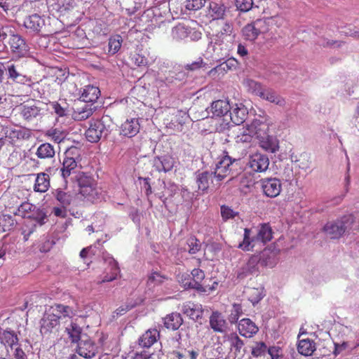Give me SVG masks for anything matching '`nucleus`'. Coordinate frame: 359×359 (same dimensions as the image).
I'll return each instance as SVG.
<instances>
[{"instance_id":"obj_15","label":"nucleus","mask_w":359,"mask_h":359,"mask_svg":"<svg viewBox=\"0 0 359 359\" xmlns=\"http://www.w3.org/2000/svg\"><path fill=\"white\" fill-rule=\"evenodd\" d=\"M24 26L30 33L38 34L43 32L45 20L38 14H34L25 18Z\"/></svg>"},{"instance_id":"obj_6","label":"nucleus","mask_w":359,"mask_h":359,"mask_svg":"<svg viewBox=\"0 0 359 359\" xmlns=\"http://www.w3.org/2000/svg\"><path fill=\"white\" fill-rule=\"evenodd\" d=\"M9 45L14 56L23 57L29 55V46L20 34L12 33L9 39Z\"/></svg>"},{"instance_id":"obj_25","label":"nucleus","mask_w":359,"mask_h":359,"mask_svg":"<svg viewBox=\"0 0 359 359\" xmlns=\"http://www.w3.org/2000/svg\"><path fill=\"white\" fill-rule=\"evenodd\" d=\"M238 329L240 334L249 338L252 337L259 330L255 323L249 318L241 320L238 325Z\"/></svg>"},{"instance_id":"obj_46","label":"nucleus","mask_w":359,"mask_h":359,"mask_svg":"<svg viewBox=\"0 0 359 359\" xmlns=\"http://www.w3.org/2000/svg\"><path fill=\"white\" fill-rule=\"evenodd\" d=\"M81 327L73 322L65 328V332H67L72 343H79L80 341L82 339L81 337Z\"/></svg>"},{"instance_id":"obj_39","label":"nucleus","mask_w":359,"mask_h":359,"mask_svg":"<svg viewBox=\"0 0 359 359\" xmlns=\"http://www.w3.org/2000/svg\"><path fill=\"white\" fill-rule=\"evenodd\" d=\"M187 78V72L183 69H175L169 72L168 76L165 77V82L167 84H180L186 81Z\"/></svg>"},{"instance_id":"obj_55","label":"nucleus","mask_w":359,"mask_h":359,"mask_svg":"<svg viewBox=\"0 0 359 359\" xmlns=\"http://www.w3.org/2000/svg\"><path fill=\"white\" fill-rule=\"evenodd\" d=\"M49 104L58 116L63 117L67 115L68 108L66 102H63L61 104L57 102H51Z\"/></svg>"},{"instance_id":"obj_23","label":"nucleus","mask_w":359,"mask_h":359,"mask_svg":"<svg viewBox=\"0 0 359 359\" xmlns=\"http://www.w3.org/2000/svg\"><path fill=\"white\" fill-rule=\"evenodd\" d=\"M226 13V6L219 1H212L209 3L207 16L212 20L222 19Z\"/></svg>"},{"instance_id":"obj_9","label":"nucleus","mask_w":359,"mask_h":359,"mask_svg":"<svg viewBox=\"0 0 359 359\" xmlns=\"http://www.w3.org/2000/svg\"><path fill=\"white\" fill-rule=\"evenodd\" d=\"M264 194L270 198L278 196L282 189V183L277 178H264L260 180Z\"/></svg>"},{"instance_id":"obj_22","label":"nucleus","mask_w":359,"mask_h":359,"mask_svg":"<svg viewBox=\"0 0 359 359\" xmlns=\"http://www.w3.org/2000/svg\"><path fill=\"white\" fill-rule=\"evenodd\" d=\"M228 116L229 119L236 125L243 123L248 116L247 109L242 104H236L234 107L229 109Z\"/></svg>"},{"instance_id":"obj_49","label":"nucleus","mask_w":359,"mask_h":359,"mask_svg":"<svg viewBox=\"0 0 359 359\" xmlns=\"http://www.w3.org/2000/svg\"><path fill=\"white\" fill-rule=\"evenodd\" d=\"M189 27L185 26L183 24H178L172 30V34L173 38L182 40L189 38V34L190 33Z\"/></svg>"},{"instance_id":"obj_47","label":"nucleus","mask_w":359,"mask_h":359,"mask_svg":"<svg viewBox=\"0 0 359 359\" xmlns=\"http://www.w3.org/2000/svg\"><path fill=\"white\" fill-rule=\"evenodd\" d=\"M253 135L250 130L248 126L246 128H240L236 135L235 136V142L237 144H249L252 142Z\"/></svg>"},{"instance_id":"obj_7","label":"nucleus","mask_w":359,"mask_h":359,"mask_svg":"<svg viewBox=\"0 0 359 359\" xmlns=\"http://www.w3.org/2000/svg\"><path fill=\"white\" fill-rule=\"evenodd\" d=\"M233 25L230 22H224L218 32L214 36L213 41L217 45H225V49L227 50L229 48V43L233 39Z\"/></svg>"},{"instance_id":"obj_54","label":"nucleus","mask_w":359,"mask_h":359,"mask_svg":"<svg viewBox=\"0 0 359 359\" xmlns=\"http://www.w3.org/2000/svg\"><path fill=\"white\" fill-rule=\"evenodd\" d=\"M55 196L63 207L68 206L72 201V196L67 192L63 191L60 189L56 190Z\"/></svg>"},{"instance_id":"obj_27","label":"nucleus","mask_w":359,"mask_h":359,"mask_svg":"<svg viewBox=\"0 0 359 359\" xmlns=\"http://www.w3.org/2000/svg\"><path fill=\"white\" fill-rule=\"evenodd\" d=\"M79 161L74 158H64L62 167L60 168L61 176L67 183V179L71 175L76 173V169Z\"/></svg>"},{"instance_id":"obj_62","label":"nucleus","mask_w":359,"mask_h":359,"mask_svg":"<svg viewBox=\"0 0 359 359\" xmlns=\"http://www.w3.org/2000/svg\"><path fill=\"white\" fill-rule=\"evenodd\" d=\"M236 8L242 12L250 11L253 6L252 0H234Z\"/></svg>"},{"instance_id":"obj_24","label":"nucleus","mask_w":359,"mask_h":359,"mask_svg":"<svg viewBox=\"0 0 359 359\" xmlns=\"http://www.w3.org/2000/svg\"><path fill=\"white\" fill-rule=\"evenodd\" d=\"M182 311L191 319L197 321L202 318L203 309L201 304L187 302L182 306Z\"/></svg>"},{"instance_id":"obj_3","label":"nucleus","mask_w":359,"mask_h":359,"mask_svg":"<svg viewBox=\"0 0 359 359\" xmlns=\"http://www.w3.org/2000/svg\"><path fill=\"white\" fill-rule=\"evenodd\" d=\"M76 177L80 194L89 201L94 200L97 194L95 187L94 180L84 172L79 173Z\"/></svg>"},{"instance_id":"obj_42","label":"nucleus","mask_w":359,"mask_h":359,"mask_svg":"<svg viewBox=\"0 0 359 359\" xmlns=\"http://www.w3.org/2000/svg\"><path fill=\"white\" fill-rule=\"evenodd\" d=\"M259 144L262 148L270 153H275L278 150V143L276 138L267 135L264 138H260Z\"/></svg>"},{"instance_id":"obj_31","label":"nucleus","mask_w":359,"mask_h":359,"mask_svg":"<svg viewBox=\"0 0 359 359\" xmlns=\"http://www.w3.org/2000/svg\"><path fill=\"white\" fill-rule=\"evenodd\" d=\"M104 260L109 265V273L108 272L107 273L101 283L110 282L115 280L120 273V269L118 266V263L113 257L109 256L105 257Z\"/></svg>"},{"instance_id":"obj_64","label":"nucleus","mask_w":359,"mask_h":359,"mask_svg":"<svg viewBox=\"0 0 359 359\" xmlns=\"http://www.w3.org/2000/svg\"><path fill=\"white\" fill-rule=\"evenodd\" d=\"M268 353L271 359H281L283 358V351L280 347L277 346H270L268 349Z\"/></svg>"},{"instance_id":"obj_48","label":"nucleus","mask_w":359,"mask_h":359,"mask_svg":"<svg viewBox=\"0 0 359 359\" xmlns=\"http://www.w3.org/2000/svg\"><path fill=\"white\" fill-rule=\"evenodd\" d=\"M248 299L253 305L260 302L266 295L264 288L262 286L252 287L248 290Z\"/></svg>"},{"instance_id":"obj_35","label":"nucleus","mask_w":359,"mask_h":359,"mask_svg":"<svg viewBox=\"0 0 359 359\" xmlns=\"http://www.w3.org/2000/svg\"><path fill=\"white\" fill-rule=\"evenodd\" d=\"M50 187V177L47 172H40L36 175L34 190L36 192L44 193Z\"/></svg>"},{"instance_id":"obj_16","label":"nucleus","mask_w":359,"mask_h":359,"mask_svg":"<svg viewBox=\"0 0 359 359\" xmlns=\"http://www.w3.org/2000/svg\"><path fill=\"white\" fill-rule=\"evenodd\" d=\"M210 327L215 332L226 333L228 328V323L223 315L217 311H213L210 316Z\"/></svg>"},{"instance_id":"obj_41","label":"nucleus","mask_w":359,"mask_h":359,"mask_svg":"<svg viewBox=\"0 0 359 359\" xmlns=\"http://www.w3.org/2000/svg\"><path fill=\"white\" fill-rule=\"evenodd\" d=\"M0 341L5 346L13 347L18 344V337L17 334L11 330H5L0 332Z\"/></svg>"},{"instance_id":"obj_58","label":"nucleus","mask_w":359,"mask_h":359,"mask_svg":"<svg viewBox=\"0 0 359 359\" xmlns=\"http://www.w3.org/2000/svg\"><path fill=\"white\" fill-rule=\"evenodd\" d=\"M205 0H185L184 6L188 11H197L204 6Z\"/></svg>"},{"instance_id":"obj_11","label":"nucleus","mask_w":359,"mask_h":359,"mask_svg":"<svg viewBox=\"0 0 359 359\" xmlns=\"http://www.w3.org/2000/svg\"><path fill=\"white\" fill-rule=\"evenodd\" d=\"M259 259L257 256H252L248 261L236 272V278L243 280L250 275L258 273Z\"/></svg>"},{"instance_id":"obj_63","label":"nucleus","mask_w":359,"mask_h":359,"mask_svg":"<svg viewBox=\"0 0 359 359\" xmlns=\"http://www.w3.org/2000/svg\"><path fill=\"white\" fill-rule=\"evenodd\" d=\"M178 359H196L198 353L194 351H184V353L174 352Z\"/></svg>"},{"instance_id":"obj_40","label":"nucleus","mask_w":359,"mask_h":359,"mask_svg":"<svg viewBox=\"0 0 359 359\" xmlns=\"http://www.w3.org/2000/svg\"><path fill=\"white\" fill-rule=\"evenodd\" d=\"M260 97L280 107H283L285 104V99L271 88H264L263 96Z\"/></svg>"},{"instance_id":"obj_8","label":"nucleus","mask_w":359,"mask_h":359,"mask_svg":"<svg viewBox=\"0 0 359 359\" xmlns=\"http://www.w3.org/2000/svg\"><path fill=\"white\" fill-rule=\"evenodd\" d=\"M5 65L8 79H11L13 82L28 84L31 81L30 78L23 74L19 65L8 62L5 63Z\"/></svg>"},{"instance_id":"obj_43","label":"nucleus","mask_w":359,"mask_h":359,"mask_svg":"<svg viewBox=\"0 0 359 359\" xmlns=\"http://www.w3.org/2000/svg\"><path fill=\"white\" fill-rule=\"evenodd\" d=\"M298 352L305 356L311 355L316 350L315 343L309 339H303L299 341Z\"/></svg>"},{"instance_id":"obj_59","label":"nucleus","mask_w":359,"mask_h":359,"mask_svg":"<svg viewBox=\"0 0 359 359\" xmlns=\"http://www.w3.org/2000/svg\"><path fill=\"white\" fill-rule=\"evenodd\" d=\"M29 218L35 220L39 225L45 224V219L46 218V212L39 208H34V211L32 212Z\"/></svg>"},{"instance_id":"obj_30","label":"nucleus","mask_w":359,"mask_h":359,"mask_svg":"<svg viewBox=\"0 0 359 359\" xmlns=\"http://www.w3.org/2000/svg\"><path fill=\"white\" fill-rule=\"evenodd\" d=\"M183 323V318L180 313L174 312L167 315L163 318L164 326L169 330H177Z\"/></svg>"},{"instance_id":"obj_57","label":"nucleus","mask_w":359,"mask_h":359,"mask_svg":"<svg viewBox=\"0 0 359 359\" xmlns=\"http://www.w3.org/2000/svg\"><path fill=\"white\" fill-rule=\"evenodd\" d=\"M167 278L161 275L160 273L154 271L151 273L147 280V284L149 286H156L162 284Z\"/></svg>"},{"instance_id":"obj_14","label":"nucleus","mask_w":359,"mask_h":359,"mask_svg":"<svg viewBox=\"0 0 359 359\" xmlns=\"http://www.w3.org/2000/svg\"><path fill=\"white\" fill-rule=\"evenodd\" d=\"M140 130V123L138 118H129L123 123L120 127V135L131 138L135 137Z\"/></svg>"},{"instance_id":"obj_2","label":"nucleus","mask_w":359,"mask_h":359,"mask_svg":"<svg viewBox=\"0 0 359 359\" xmlns=\"http://www.w3.org/2000/svg\"><path fill=\"white\" fill-rule=\"evenodd\" d=\"M355 219L352 215H345L332 222H327L323 227L327 236L331 239H338L353 230Z\"/></svg>"},{"instance_id":"obj_10","label":"nucleus","mask_w":359,"mask_h":359,"mask_svg":"<svg viewBox=\"0 0 359 359\" xmlns=\"http://www.w3.org/2000/svg\"><path fill=\"white\" fill-rule=\"evenodd\" d=\"M248 165L254 172H262L268 169L269 159L265 154L255 153L250 156Z\"/></svg>"},{"instance_id":"obj_26","label":"nucleus","mask_w":359,"mask_h":359,"mask_svg":"<svg viewBox=\"0 0 359 359\" xmlns=\"http://www.w3.org/2000/svg\"><path fill=\"white\" fill-rule=\"evenodd\" d=\"M100 90L97 87L93 86H86L83 89L80 100L85 102V104L91 103L94 104L99 98Z\"/></svg>"},{"instance_id":"obj_5","label":"nucleus","mask_w":359,"mask_h":359,"mask_svg":"<svg viewBox=\"0 0 359 359\" xmlns=\"http://www.w3.org/2000/svg\"><path fill=\"white\" fill-rule=\"evenodd\" d=\"M108 134V129L104 124V118L100 120H92L85 135L88 141L97 142L102 137Z\"/></svg>"},{"instance_id":"obj_29","label":"nucleus","mask_w":359,"mask_h":359,"mask_svg":"<svg viewBox=\"0 0 359 359\" xmlns=\"http://www.w3.org/2000/svg\"><path fill=\"white\" fill-rule=\"evenodd\" d=\"M48 4L53 10L63 13L76 6L74 0H49Z\"/></svg>"},{"instance_id":"obj_52","label":"nucleus","mask_w":359,"mask_h":359,"mask_svg":"<svg viewBox=\"0 0 359 359\" xmlns=\"http://www.w3.org/2000/svg\"><path fill=\"white\" fill-rule=\"evenodd\" d=\"M15 224V220L11 215H0V233L9 231L13 228Z\"/></svg>"},{"instance_id":"obj_13","label":"nucleus","mask_w":359,"mask_h":359,"mask_svg":"<svg viewBox=\"0 0 359 359\" xmlns=\"http://www.w3.org/2000/svg\"><path fill=\"white\" fill-rule=\"evenodd\" d=\"M97 346L88 339H81L78 343L77 353L85 358H92L97 353Z\"/></svg>"},{"instance_id":"obj_38","label":"nucleus","mask_w":359,"mask_h":359,"mask_svg":"<svg viewBox=\"0 0 359 359\" xmlns=\"http://www.w3.org/2000/svg\"><path fill=\"white\" fill-rule=\"evenodd\" d=\"M196 183L198 188L202 191H206L209 188L210 182L212 181L213 172L208 171H203L201 172H196Z\"/></svg>"},{"instance_id":"obj_45","label":"nucleus","mask_w":359,"mask_h":359,"mask_svg":"<svg viewBox=\"0 0 359 359\" xmlns=\"http://www.w3.org/2000/svg\"><path fill=\"white\" fill-rule=\"evenodd\" d=\"M2 133L4 137L8 139L9 142H15L17 140L24 138L25 133L20 130L13 127H6L3 128Z\"/></svg>"},{"instance_id":"obj_28","label":"nucleus","mask_w":359,"mask_h":359,"mask_svg":"<svg viewBox=\"0 0 359 359\" xmlns=\"http://www.w3.org/2000/svg\"><path fill=\"white\" fill-rule=\"evenodd\" d=\"M159 332L156 329H150L145 332L139 339V345L142 348H149L159 338Z\"/></svg>"},{"instance_id":"obj_4","label":"nucleus","mask_w":359,"mask_h":359,"mask_svg":"<svg viewBox=\"0 0 359 359\" xmlns=\"http://www.w3.org/2000/svg\"><path fill=\"white\" fill-rule=\"evenodd\" d=\"M41 105L40 102H27L18 106V110L22 118L30 122L43 115L44 110Z\"/></svg>"},{"instance_id":"obj_18","label":"nucleus","mask_w":359,"mask_h":359,"mask_svg":"<svg viewBox=\"0 0 359 359\" xmlns=\"http://www.w3.org/2000/svg\"><path fill=\"white\" fill-rule=\"evenodd\" d=\"M229 109L230 105L227 101L219 100L212 103L208 112L211 113L212 116H224V121H228Z\"/></svg>"},{"instance_id":"obj_12","label":"nucleus","mask_w":359,"mask_h":359,"mask_svg":"<svg viewBox=\"0 0 359 359\" xmlns=\"http://www.w3.org/2000/svg\"><path fill=\"white\" fill-rule=\"evenodd\" d=\"M248 126L253 136H256L257 139L264 138L269 135V123L266 118H255Z\"/></svg>"},{"instance_id":"obj_32","label":"nucleus","mask_w":359,"mask_h":359,"mask_svg":"<svg viewBox=\"0 0 359 359\" xmlns=\"http://www.w3.org/2000/svg\"><path fill=\"white\" fill-rule=\"evenodd\" d=\"M261 21L257 20L246 25L242 29L243 35L245 39L251 41L255 40L261 33L259 27Z\"/></svg>"},{"instance_id":"obj_20","label":"nucleus","mask_w":359,"mask_h":359,"mask_svg":"<svg viewBox=\"0 0 359 359\" xmlns=\"http://www.w3.org/2000/svg\"><path fill=\"white\" fill-rule=\"evenodd\" d=\"M175 163L174 158L169 155L156 156L153 160V165L158 172H168L171 170Z\"/></svg>"},{"instance_id":"obj_53","label":"nucleus","mask_w":359,"mask_h":359,"mask_svg":"<svg viewBox=\"0 0 359 359\" xmlns=\"http://www.w3.org/2000/svg\"><path fill=\"white\" fill-rule=\"evenodd\" d=\"M201 248V243L198 239L195 237H190L187 241V247H184V250L187 251L191 255H194Z\"/></svg>"},{"instance_id":"obj_17","label":"nucleus","mask_w":359,"mask_h":359,"mask_svg":"<svg viewBox=\"0 0 359 359\" xmlns=\"http://www.w3.org/2000/svg\"><path fill=\"white\" fill-rule=\"evenodd\" d=\"M58 325L57 318L48 310L40 320V332L42 334L50 333Z\"/></svg>"},{"instance_id":"obj_36","label":"nucleus","mask_w":359,"mask_h":359,"mask_svg":"<svg viewBox=\"0 0 359 359\" xmlns=\"http://www.w3.org/2000/svg\"><path fill=\"white\" fill-rule=\"evenodd\" d=\"M72 38L74 40V46L77 48H83L90 45L85 31L80 27H77L72 33Z\"/></svg>"},{"instance_id":"obj_33","label":"nucleus","mask_w":359,"mask_h":359,"mask_svg":"<svg viewBox=\"0 0 359 359\" xmlns=\"http://www.w3.org/2000/svg\"><path fill=\"white\" fill-rule=\"evenodd\" d=\"M96 109L97 107H93V104H85L83 107H76L74 110V118L76 121L86 120L93 114Z\"/></svg>"},{"instance_id":"obj_34","label":"nucleus","mask_w":359,"mask_h":359,"mask_svg":"<svg viewBox=\"0 0 359 359\" xmlns=\"http://www.w3.org/2000/svg\"><path fill=\"white\" fill-rule=\"evenodd\" d=\"M238 161V159L233 158L226 154L216 163L215 170L229 175L231 170V166Z\"/></svg>"},{"instance_id":"obj_60","label":"nucleus","mask_w":359,"mask_h":359,"mask_svg":"<svg viewBox=\"0 0 359 359\" xmlns=\"http://www.w3.org/2000/svg\"><path fill=\"white\" fill-rule=\"evenodd\" d=\"M221 215L224 221H226L230 219H233L238 215V212L234 211L228 205H223L220 207Z\"/></svg>"},{"instance_id":"obj_21","label":"nucleus","mask_w":359,"mask_h":359,"mask_svg":"<svg viewBox=\"0 0 359 359\" xmlns=\"http://www.w3.org/2000/svg\"><path fill=\"white\" fill-rule=\"evenodd\" d=\"M48 310L57 318L58 321L62 318H71L76 314V311L72 307L62 304H55Z\"/></svg>"},{"instance_id":"obj_61","label":"nucleus","mask_w":359,"mask_h":359,"mask_svg":"<svg viewBox=\"0 0 359 359\" xmlns=\"http://www.w3.org/2000/svg\"><path fill=\"white\" fill-rule=\"evenodd\" d=\"M137 304L138 303L137 302L128 300L125 304L120 306L115 311V313L116 314L117 316H122L127 313L128 311L135 307Z\"/></svg>"},{"instance_id":"obj_51","label":"nucleus","mask_w":359,"mask_h":359,"mask_svg":"<svg viewBox=\"0 0 359 359\" xmlns=\"http://www.w3.org/2000/svg\"><path fill=\"white\" fill-rule=\"evenodd\" d=\"M122 41V37L118 34L111 36L108 42V53L111 55L116 53L121 48Z\"/></svg>"},{"instance_id":"obj_50","label":"nucleus","mask_w":359,"mask_h":359,"mask_svg":"<svg viewBox=\"0 0 359 359\" xmlns=\"http://www.w3.org/2000/svg\"><path fill=\"white\" fill-rule=\"evenodd\" d=\"M36 206L29 202H24L20 204L17 210L14 212V215L20 216L23 218L27 217L34 211Z\"/></svg>"},{"instance_id":"obj_19","label":"nucleus","mask_w":359,"mask_h":359,"mask_svg":"<svg viewBox=\"0 0 359 359\" xmlns=\"http://www.w3.org/2000/svg\"><path fill=\"white\" fill-rule=\"evenodd\" d=\"M191 281L185 283V288H192L197 291L205 292L206 290L201 284V282L205 278V273L203 271L200 269H194L191 273Z\"/></svg>"},{"instance_id":"obj_37","label":"nucleus","mask_w":359,"mask_h":359,"mask_svg":"<svg viewBox=\"0 0 359 359\" xmlns=\"http://www.w3.org/2000/svg\"><path fill=\"white\" fill-rule=\"evenodd\" d=\"M35 154L40 159L48 160L55 157V151L51 144L43 143L38 147Z\"/></svg>"},{"instance_id":"obj_1","label":"nucleus","mask_w":359,"mask_h":359,"mask_svg":"<svg viewBox=\"0 0 359 359\" xmlns=\"http://www.w3.org/2000/svg\"><path fill=\"white\" fill-rule=\"evenodd\" d=\"M272 238V230L268 224H263L259 226L244 229L243 241L239 243L238 248L245 251H250L258 243L265 244Z\"/></svg>"},{"instance_id":"obj_56","label":"nucleus","mask_w":359,"mask_h":359,"mask_svg":"<svg viewBox=\"0 0 359 359\" xmlns=\"http://www.w3.org/2000/svg\"><path fill=\"white\" fill-rule=\"evenodd\" d=\"M242 306L240 304H233L228 320L231 324L237 323L239 318L243 315Z\"/></svg>"},{"instance_id":"obj_44","label":"nucleus","mask_w":359,"mask_h":359,"mask_svg":"<svg viewBox=\"0 0 359 359\" xmlns=\"http://www.w3.org/2000/svg\"><path fill=\"white\" fill-rule=\"evenodd\" d=\"M243 85L249 93L259 97L263 96L264 88L260 83L250 79H246L243 81Z\"/></svg>"}]
</instances>
